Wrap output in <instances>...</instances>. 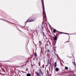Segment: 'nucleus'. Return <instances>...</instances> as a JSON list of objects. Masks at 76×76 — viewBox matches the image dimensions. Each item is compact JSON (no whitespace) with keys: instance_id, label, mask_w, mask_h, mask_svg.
<instances>
[{"instance_id":"1","label":"nucleus","mask_w":76,"mask_h":76,"mask_svg":"<svg viewBox=\"0 0 76 76\" xmlns=\"http://www.w3.org/2000/svg\"><path fill=\"white\" fill-rule=\"evenodd\" d=\"M42 4L43 8V21L42 23V24H44V22L45 21H47V17H46V14L45 11V8L44 7V0H42Z\"/></svg>"},{"instance_id":"2","label":"nucleus","mask_w":76,"mask_h":76,"mask_svg":"<svg viewBox=\"0 0 76 76\" xmlns=\"http://www.w3.org/2000/svg\"><path fill=\"white\" fill-rule=\"evenodd\" d=\"M35 20L31 18H29L26 21L25 23H27V22H34Z\"/></svg>"},{"instance_id":"3","label":"nucleus","mask_w":76,"mask_h":76,"mask_svg":"<svg viewBox=\"0 0 76 76\" xmlns=\"http://www.w3.org/2000/svg\"><path fill=\"white\" fill-rule=\"evenodd\" d=\"M39 74H42V71H41V70L40 69H39Z\"/></svg>"},{"instance_id":"4","label":"nucleus","mask_w":76,"mask_h":76,"mask_svg":"<svg viewBox=\"0 0 76 76\" xmlns=\"http://www.w3.org/2000/svg\"><path fill=\"white\" fill-rule=\"evenodd\" d=\"M56 66H57V62H56L55 63L54 66L55 67L57 68V67Z\"/></svg>"},{"instance_id":"5","label":"nucleus","mask_w":76,"mask_h":76,"mask_svg":"<svg viewBox=\"0 0 76 76\" xmlns=\"http://www.w3.org/2000/svg\"><path fill=\"white\" fill-rule=\"evenodd\" d=\"M53 39H54V40H55V41H56L57 40V36H55L53 37Z\"/></svg>"},{"instance_id":"6","label":"nucleus","mask_w":76,"mask_h":76,"mask_svg":"<svg viewBox=\"0 0 76 76\" xmlns=\"http://www.w3.org/2000/svg\"><path fill=\"white\" fill-rule=\"evenodd\" d=\"M35 73H36V75H37V76H39V73L37 72H35Z\"/></svg>"},{"instance_id":"7","label":"nucleus","mask_w":76,"mask_h":76,"mask_svg":"<svg viewBox=\"0 0 76 76\" xmlns=\"http://www.w3.org/2000/svg\"><path fill=\"white\" fill-rule=\"evenodd\" d=\"M55 70L57 72H58L59 70V69L58 68H57L55 69Z\"/></svg>"},{"instance_id":"8","label":"nucleus","mask_w":76,"mask_h":76,"mask_svg":"<svg viewBox=\"0 0 76 76\" xmlns=\"http://www.w3.org/2000/svg\"><path fill=\"white\" fill-rule=\"evenodd\" d=\"M27 76H31V74H30L29 73H28L27 75Z\"/></svg>"},{"instance_id":"9","label":"nucleus","mask_w":76,"mask_h":76,"mask_svg":"<svg viewBox=\"0 0 76 76\" xmlns=\"http://www.w3.org/2000/svg\"><path fill=\"white\" fill-rule=\"evenodd\" d=\"M56 29H54L53 30V32L54 33H56Z\"/></svg>"},{"instance_id":"10","label":"nucleus","mask_w":76,"mask_h":76,"mask_svg":"<svg viewBox=\"0 0 76 76\" xmlns=\"http://www.w3.org/2000/svg\"><path fill=\"white\" fill-rule=\"evenodd\" d=\"M34 55L36 57H37V53H36V52L35 53Z\"/></svg>"},{"instance_id":"11","label":"nucleus","mask_w":76,"mask_h":76,"mask_svg":"<svg viewBox=\"0 0 76 76\" xmlns=\"http://www.w3.org/2000/svg\"><path fill=\"white\" fill-rule=\"evenodd\" d=\"M65 69H66V70H68V67L66 66L65 67Z\"/></svg>"},{"instance_id":"12","label":"nucleus","mask_w":76,"mask_h":76,"mask_svg":"<svg viewBox=\"0 0 76 76\" xmlns=\"http://www.w3.org/2000/svg\"><path fill=\"white\" fill-rule=\"evenodd\" d=\"M72 63H73V64H74V66H75V64H76L75 63H74V62H73Z\"/></svg>"},{"instance_id":"13","label":"nucleus","mask_w":76,"mask_h":76,"mask_svg":"<svg viewBox=\"0 0 76 76\" xmlns=\"http://www.w3.org/2000/svg\"><path fill=\"white\" fill-rule=\"evenodd\" d=\"M47 52H48V53H50V50H47Z\"/></svg>"},{"instance_id":"14","label":"nucleus","mask_w":76,"mask_h":76,"mask_svg":"<svg viewBox=\"0 0 76 76\" xmlns=\"http://www.w3.org/2000/svg\"><path fill=\"white\" fill-rule=\"evenodd\" d=\"M56 55H57V57H58V58H59V56H58V54H56Z\"/></svg>"},{"instance_id":"15","label":"nucleus","mask_w":76,"mask_h":76,"mask_svg":"<svg viewBox=\"0 0 76 76\" xmlns=\"http://www.w3.org/2000/svg\"><path fill=\"white\" fill-rule=\"evenodd\" d=\"M4 21H6V22H10L9 21H8L7 20H3Z\"/></svg>"},{"instance_id":"16","label":"nucleus","mask_w":76,"mask_h":76,"mask_svg":"<svg viewBox=\"0 0 76 76\" xmlns=\"http://www.w3.org/2000/svg\"><path fill=\"white\" fill-rule=\"evenodd\" d=\"M65 34H67L68 35V34H69V35H71V34H67V33H64Z\"/></svg>"},{"instance_id":"17","label":"nucleus","mask_w":76,"mask_h":76,"mask_svg":"<svg viewBox=\"0 0 76 76\" xmlns=\"http://www.w3.org/2000/svg\"><path fill=\"white\" fill-rule=\"evenodd\" d=\"M48 63H50V60H49V59L48 60Z\"/></svg>"},{"instance_id":"18","label":"nucleus","mask_w":76,"mask_h":76,"mask_svg":"<svg viewBox=\"0 0 76 76\" xmlns=\"http://www.w3.org/2000/svg\"><path fill=\"white\" fill-rule=\"evenodd\" d=\"M56 32H59L58 31H56Z\"/></svg>"},{"instance_id":"19","label":"nucleus","mask_w":76,"mask_h":76,"mask_svg":"<svg viewBox=\"0 0 76 76\" xmlns=\"http://www.w3.org/2000/svg\"><path fill=\"white\" fill-rule=\"evenodd\" d=\"M61 61H62V62H63V63H64V62L63 61V60H61Z\"/></svg>"},{"instance_id":"20","label":"nucleus","mask_w":76,"mask_h":76,"mask_svg":"<svg viewBox=\"0 0 76 76\" xmlns=\"http://www.w3.org/2000/svg\"><path fill=\"white\" fill-rule=\"evenodd\" d=\"M42 29H44V27H42Z\"/></svg>"},{"instance_id":"21","label":"nucleus","mask_w":76,"mask_h":76,"mask_svg":"<svg viewBox=\"0 0 76 76\" xmlns=\"http://www.w3.org/2000/svg\"><path fill=\"white\" fill-rule=\"evenodd\" d=\"M54 53H55H55H56V52H54Z\"/></svg>"},{"instance_id":"22","label":"nucleus","mask_w":76,"mask_h":76,"mask_svg":"<svg viewBox=\"0 0 76 76\" xmlns=\"http://www.w3.org/2000/svg\"><path fill=\"white\" fill-rule=\"evenodd\" d=\"M12 23V24H14V23Z\"/></svg>"},{"instance_id":"23","label":"nucleus","mask_w":76,"mask_h":76,"mask_svg":"<svg viewBox=\"0 0 76 76\" xmlns=\"http://www.w3.org/2000/svg\"><path fill=\"white\" fill-rule=\"evenodd\" d=\"M0 20H1V19L0 18Z\"/></svg>"},{"instance_id":"24","label":"nucleus","mask_w":76,"mask_h":76,"mask_svg":"<svg viewBox=\"0 0 76 76\" xmlns=\"http://www.w3.org/2000/svg\"><path fill=\"white\" fill-rule=\"evenodd\" d=\"M34 45H35V44H34Z\"/></svg>"},{"instance_id":"25","label":"nucleus","mask_w":76,"mask_h":76,"mask_svg":"<svg viewBox=\"0 0 76 76\" xmlns=\"http://www.w3.org/2000/svg\"><path fill=\"white\" fill-rule=\"evenodd\" d=\"M54 51H56V50H54Z\"/></svg>"},{"instance_id":"26","label":"nucleus","mask_w":76,"mask_h":76,"mask_svg":"<svg viewBox=\"0 0 76 76\" xmlns=\"http://www.w3.org/2000/svg\"><path fill=\"white\" fill-rule=\"evenodd\" d=\"M62 34H64V33H62Z\"/></svg>"},{"instance_id":"27","label":"nucleus","mask_w":76,"mask_h":76,"mask_svg":"<svg viewBox=\"0 0 76 76\" xmlns=\"http://www.w3.org/2000/svg\"><path fill=\"white\" fill-rule=\"evenodd\" d=\"M41 44L40 43V45Z\"/></svg>"}]
</instances>
